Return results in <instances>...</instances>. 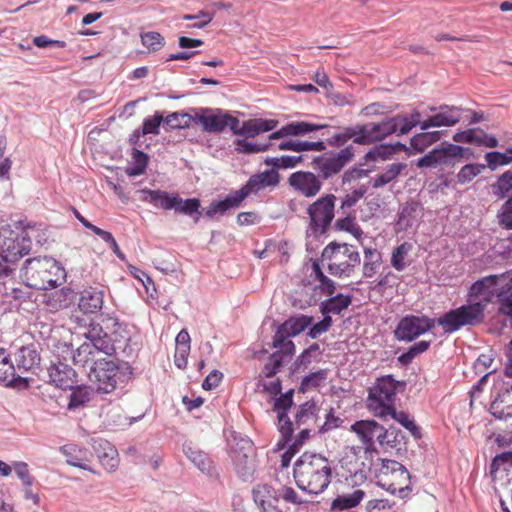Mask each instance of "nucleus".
Masks as SVG:
<instances>
[{
  "label": "nucleus",
  "mask_w": 512,
  "mask_h": 512,
  "mask_svg": "<svg viewBox=\"0 0 512 512\" xmlns=\"http://www.w3.org/2000/svg\"><path fill=\"white\" fill-rule=\"evenodd\" d=\"M22 278L30 288L47 290L59 286L65 274L63 268L53 258L39 257L26 260Z\"/></svg>",
  "instance_id": "obj_2"
},
{
  "label": "nucleus",
  "mask_w": 512,
  "mask_h": 512,
  "mask_svg": "<svg viewBox=\"0 0 512 512\" xmlns=\"http://www.w3.org/2000/svg\"><path fill=\"white\" fill-rule=\"evenodd\" d=\"M379 484L392 494L401 493L410 489V474L405 466L398 461L383 460Z\"/></svg>",
  "instance_id": "obj_13"
},
{
  "label": "nucleus",
  "mask_w": 512,
  "mask_h": 512,
  "mask_svg": "<svg viewBox=\"0 0 512 512\" xmlns=\"http://www.w3.org/2000/svg\"><path fill=\"white\" fill-rule=\"evenodd\" d=\"M72 389L73 391L70 395V400L68 403L69 409L81 407L89 401V393L86 389L81 388L79 386H74V388Z\"/></svg>",
  "instance_id": "obj_63"
},
{
  "label": "nucleus",
  "mask_w": 512,
  "mask_h": 512,
  "mask_svg": "<svg viewBox=\"0 0 512 512\" xmlns=\"http://www.w3.org/2000/svg\"><path fill=\"white\" fill-rule=\"evenodd\" d=\"M235 149L239 153L252 154L265 151L269 148L270 144H254L244 139H237L234 142Z\"/></svg>",
  "instance_id": "obj_61"
},
{
  "label": "nucleus",
  "mask_w": 512,
  "mask_h": 512,
  "mask_svg": "<svg viewBox=\"0 0 512 512\" xmlns=\"http://www.w3.org/2000/svg\"><path fill=\"white\" fill-rule=\"evenodd\" d=\"M326 124H314L304 121L291 122L270 134L269 139L275 140L289 136H303L326 128Z\"/></svg>",
  "instance_id": "obj_28"
},
{
  "label": "nucleus",
  "mask_w": 512,
  "mask_h": 512,
  "mask_svg": "<svg viewBox=\"0 0 512 512\" xmlns=\"http://www.w3.org/2000/svg\"><path fill=\"white\" fill-rule=\"evenodd\" d=\"M337 230L345 231L353 235L357 240H360L363 235V230L356 222L355 217L347 215L344 218H339L335 222Z\"/></svg>",
  "instance_id": "obj_49"
},
{
  "label": "nucleus",
  "mask_w": 512,
  "mask_h": 512,
  "mask_svg": "<svg viewBox=\"0 0 512 512\" xmlns=\"http://www.w3.org/2000/svg\"><path fill=\"white\" fill-rule=\"evenodd\" d=\"M60 452L65 456L68 465L94 472L89 465L93 453L88 448L76 443H68L60 447Z\"/></svg>",
  "instance_id": "obj_19"
},
{
  "label": "nucleus",
  "mask_w": 512,
  "mask_h": 512,
  "mask_svg": "<svg viewBox=\"0 0 512 512\" xmlns=\"http://www.w3.org/2000/svg\"><path fill=\"white\" fill-rule=\"evenodd\" d=\"M244 200L245 194L237 190L230 193L224 200L212 202L206 210V216L212 218L216 214H224L229 209L238 207Z\"/></svg>",
  "instance_id": "obj_33"
},
{
  "label": "nucleus",
  "mask_w": 512,
  "mask_h": 512,
  "mask_svg": "<svg viewBox=\"0 0 512 512\" xmlns=\"http://www.w3.org/2000/svg\"><path fill=\"white\" fill-rule=\"evenodd\" d=\"M389 416L406 428L415 438H419L421 436L419 428L410 418L408 413L404 411H397L394 406L391 407V411L388 413V417Z\"/></svg>",
  "instance_id": "obj_44"
},
{
  "label": "nucleus",
  "mask_w": 512,
  "mask_h": 512,
  "mask_svg": "<svg viewBox=\"0 0 512 512\" xmlns=\"http://www.w3.org/2000/svg\"><path fill=\"white\" fill-rule=\"evenodd\" d=\"M350 430L354 432L363 445L365 453H377L375 439L381 432V425L375 420H359L351 425Z\"/></svg>",
  "instance_id": "obj_17"
},
{
  "label": "nucleus",
  "mask_w": 512,
  "mask_h": 512,
  "mask_svg": "<svg viewBox=\"0 0 512 512\" xmlns=\"http://www.w3.org/2000/svg\"><path fill=\"white\" fill-rule=\"evenodd\" d=\"M92 446L100 464L105 470L113 471L118 467V452L110 442L104 439H94Z\"/></svg>",
  "instance_id": "obj_27"
},
{
  "label": "nucleus",
  "mask_w": 512,
  "mask_h": 512,
  "mask_svg": "<svg viewBox=\"0 0 512 512\" xmlns=\"http://www.w3.org/2000/svg\"><path fill=\"white\" fill-rule=\"evenodd\" d=\"M253 499L261 512H283V508L279 505V494L271 486L255 487Z\"/></svg>",
  "instance_id": "obj_22"
},
{
  "label": "nucleus",
  "mask_w": 512,
  "mask_h": 512,
  "mask_svg": "<svg viewBox=\"0 0 512 512\" xmlns=\"http://www.w3.org/2000/svg\"><path fill=\"white\" fill-rule=\"evenodd\" d=\"M103 354V350H100L97 344L84 342L73 352L72 360L76 366L89 368L90 371L92 366L103 360Z\"/></svg>",
  "instance_id": "obj_23"
},
{
  "label": "nucleus",
  "mask_w": 512,
  "mask_h": 512,
  "mask_svg": "<svg viewBox=\"0 0 512 512\" xmlns=\"http://www.w3.org/2000/svg\"><path fill=\"white\" fill-rule=\"evenodd\" d=\"M365 497V492L356 489L350 494H343L336 497L331 503V510H348L357 507Z\"/></svg>",
  "instance_id": "obj_36"
},
{
  "label": "nucleus",
  "mask_w": 512,
  "mask_h": 512,
  "mask_svg": "<svg viewBox=\"0 0 512 512\" xmlns=\"http://www.w3.org/2000/svg\"><path fill=\"white\" fill-rule=\"evenodd\" d=\"M453 309L437 319L445 333H453L463 326H474L484 320L485 304L472 302Z\"/></svg>",
  "instance_id": "obj_7"
},
{
  "label": "nucleus",
  "mask_w": 512,
  "mask_h": 512,
  "mask_svg": "<svg viewBox=\"0 0 512 512\" xmlns=\"http://www.w3.org/2000/svg\"><path fill=\"white\" fill-rule=\"evenodd\" d=\"M41 361L40 354L34 344L21 347L15 354L18 369L30 371L38 367Z\"/></svg>",
  "instance_id": "obj_32"
},
{
  "label": "nucleus",
  "mask_w": 512,
  "mask_h": 512,
  "mask_svg": "<svg viewBox=\"0 0 512 512\" xmlns=\"http://www.w3.org/2000/svg\"><path fill=\"white\" fill-rule=\"evenodd\" d=\"M50 381L61 389H72L77 383L75 370L66 363L57 362L48 369Z\"/></svg>",
  "instance_id": "obj_25"
},
{
  "label": "nucleus",
  "mask_w": 512,
  "mask_h": 512,
  "mask_svg": "<svg viewBox=\"0 0 512 512\" xmlns=\"http://www.w3.org/2000/svg\"><path fill=\"white\" fill-rule=\"evenodd\" d=\"M313 320L312 316L307 315L290 317L277 328V340L280 341L281 337H284L283 333L284 335H289L291 337L300 334L307 327L312 325Z\"/></svg>",
  "instance_id": "obj_30"
},
{
  "label": "nucleus",
  "mask_w": 512,
  "mask_h": 512,
  "mask_svg": "<svg viewBox=\"0 0 512 512\" xmlns=\"http://www.w3.org/2000/svg\"><path fill=\"white\" fill-rule=\"evenodd\" d=\"M328 272L338 278L350 277L361 263L359 250L349 243H329L322 251Z\"/></svg>",
  "instance_id": "obj_4"
},
{
  "label": "nucleus",
  "mask_w": 512,
  "mask_h": 512,
  "mask_svg": "<svg viewBox=\"0 0 512 512\" xmlns=\"http://www.w3.org/2000/svg\"><path fill=\"white\" fill-rule=\"evenodd\" d=\"M327 379V371L326 370H319L313 373H310L309 375L305 376L300 385V390L302 392H306L311 389L318 388L321 386L325 380Z\"/></svg>",
  "instance_id": "obj_52"
},
{
  "label": "nucleus",
  "mask_w": 512,
  "mask_h": 512,
  "mask_svg": "<svg viewBox=\"0 0 512 512\" xmlns=\"http://www.w3.org/2000/svg\"><path fill=\"white\" fill-rule=\"evenodd\" d=\"M214 18V13L201 10L197 14H184L182 16V19L185 21H192L195 20L194 23L189 25V28H197L201 29L204 28L206 25H208Z\"/></svg>",
  "instance_id": "obj_56"
},
{
  "label": "nucleus",
  "mask_w": 512,
  "mask_h": 512,
  "mask_svg": "<svg viewBox=\"0 0 512 512\" xmlns=\"http://www.w3.org/2000/svg\"><path fill=\"white\" fill-rule=\"evenodd\" d=\"M293 475L297 486L312 495L323 493L331 482L329 460L316 453H304L295 462Z\"/></svg>",
  "instance_id": "obj_1"
},
{
  "label": "nucleus",
  "mask_w": 512,
  "mask_h": 512,
  "mask_svg": "<svg viewBox=\"0 0 512 512\" xmlns=\"http://www.w3.org/2000/svg\"><path fill=\"white\" fill-rule=\"evenodd\" d=\"M360 130V125L345 127L343 131L333 135L328 140V143L333 147H341L351 139H353V142L356 143V139L361 137Z\"/></svg>",
  "instance_id": "obj_41"
},
{
  "label": "nucleus",
  "mask_w": 512,
  "mask_h": 512,
  "mask_svg": "<svg viewBox=\"0 0 512 512\" xmlns=\"http://www.w3.org/2000/svg\"><path fill=\"white\" fill-rule=\"evenodd\" d=\"M512 287V273L505 272L498 275L485 276L472 284L469 290V301L479 299L485 306L492 302L501 288Z\"/></svg>",
  "instance_id": "obj_11"
},
{
  "label": "nucleus",
  "mask_w": 512,
  "mask_h": 512,
  "mask_svg": "<svg viewBox=\"0 0 512 512\" xmlns=\"http://www.w3.org/2000/svg\"><path fill=\"white\" fill-rule=\"evenodd\" d=\"M399 384L400 382L391 375H386L378 378L375 384L369 388L367 408L373 416L386 421L391 407L395 406L394 401Z\"/></svg>",
  "instance_id": "obj_5"
},
{
  "label": "nucleus",
  "mask_w": 512,
  "mask_h": 512,
  "mask_svg": "<svg viewBox=\"0 0 512 512\" xmlns=\"http://www.w3.org/2000/svg\"><path fill=\"white\" fill-rule=\"evenodd\" d=\"M293 392L294 391L290 389L286 393L281 394L274 401L273 409L277 412L279 431L285 440L290 439L294 431L293 423L287 416V411L293 404Z\"/></svg>",
  "instance_id": "obj_18"
},
{
  "label": "nucleus",
  "mask_w": 512,
  "mask_h": 512,
  "mask_svg": "<svg viewBox=\"0 0 512 512\" xmlns=\"http://www.w3.org/2000/svg\"><path fill=\"white\" fill-rule=\"evenodd\" d=\"M30 251L29 240L25 237H6L0 244V252L8 262L15 266L16 262L27 255Z\"/></svg>",
  "instance_id": "obj_24"
},
{
  "label": "nucleus",
  "mask_w": 512,
  "mask_h": 512,
  "mask_svg": "<svg viewBox=\"0 0 512 512\" xmlns=\"http://www.w3.org/2000/svg\"><path fill=\"white\" fill-rule=\"evenodd\" d=\"M442 137V132H421L414 135L410 140V145L416 152H423L430 145L436 143Z\"/></svg>",
  "instance_id": "obj_40"
},
{
  "label": "nucleus",
  "mask_w": 512,
  "mask_h": 512,
  "mask_svg": "<svg viewBox=\"0 0 512 512\" xmlns=\"http://www.w3.org/2000/svg\"><path fill=\"white\" fill-rule=\"evenodd\" d=\"M402 431L394 426L385 428L381 425V432L378 435V443L382 448H397L404 442Z\"/></svg>",
  "instance_id": "obj_37"
},
{
  "label": "nucleus",
  "mask_w": 512,
  "mask_h": 512,
  "mask_svg": "<svg viewBox=\"0 0 512 512\" xmlns=\"http://www.w3.org/2000/svg\"><path fill=\"white\" fill-rule=\"evenodd\" d=\"M405 168V164L403 163H393L391 164L382 174L377 175L373 179V187L379 188L382 187L389 182L393 181L401 171Z\"/></svg>",
  "instance_id": "obj_43"
},
{
  "label": "nucleus",
  "mask_w": 512,
  "mask_h": 512,
  "mask_svg": "<svg viewBox=\"0 0 512 512\" xmlns=\"http://www.w3.org/2000/svg\"><path fill=\"white\" fill-rule=\"evenodd\" d=\"M498 218L501 226L512 229V197L503 204Z\"/></svg>",
  "instance_id": "obj_64"
},
{
  "label": "nucleus",
  "mask_w": 512,
  "mask_h": 512,
  "mask_svg": "<svg viewBox=\"0 0 512 512\" xmlns=\"http://www.w3.org/2000/svg\"><path fill=\"white\" fill-rule=\"evenodd\" d=\"M193 123L200 124L205 132L221 133L227 127L232 132H236L235 129L240 121L222 109L199 108L194 109Z\"/></svg>",
  "instance_id": "obj_10"
},
{
  "label": "nucleus",
  "mask_w": 512,
  "mask_h": 512,
  "mask_svg": "<svg viewBox=\"0 0 512 512\" xmlns=\"http://www.w3.org/2000/svg\"><path fill=\"white\" fill-rule=\"evenodd\" d=\"M283 357L280 352L273 353L269 361L264 365L262 374L267 378L274 377L283 365Z\"/></svg>",
  "instance_id": "obj_59"
},
{
  "label": "nucleus",
  "mask_w": 512,
  "mask_h": 512,
  "mask_svg": "<svg viewBox=\"0 0 512 512\" xmlns=\"http://www.w3.org/2000/svg\"><path fill=\"white\" fill-rule=\"evenodd\" d=\"M419 205L418 203L412 202L407 203L399 214V222L405 226H411L413 221L418 216Z\"/></svg>",
  "instance_id": "obj_62"
},
{
  "label": "nucleus",
  "mask_w": 512,
  "mask_h": 512,
  "mask_svg": "<svg viewBox=\"0 0 512 512\" xmlns=\"http://www.w3.org/2000/svg\"><path fill=\"white\" fill-rule=\"evenodd\" d=\"M363 253L364 262L362 266V275L365 278H372L377 274L383 264L382 254L373 247H365Z\"/></svg>",
  "instance_id": "obj_35"
},
{
  "label": "nucleus",
  "mask_w": 512,
  "mask_h": 512,
  "mask_svg": "<svg viewBox=\"0 0 512 512\" xmlns=\"http://www.w3.org/2000/svg\"><path fill=\"white\" fill-rule=\"evenodd\" d=\"M461 109L455 106H440L439 112L418 123L422 130L430 127L454 126L460 121Z\"/></svg>",
  "instance_id": "obj_21"
},
{
  "label": "nucleus",
  "mask_w": 512,
  "mask_h": 512,
  "mask_svg": "<svg viewBox=\"0 0 512 512\" xmlns=\"http://www.w3.org/2000/svg\"><path fill=\"white\" fill-rule=\"evenodd\" d=\"M84 335L87 339L86 342L97 344V347L103 350L104 355H111L114 352L111 339L100 324L91 323Z\"/></svg>",
  "instance_id": "obj_31"
},
{
  "label": "nucleus",
  "mask_w": 512,
  "mask_h": 512,
  "mask_svg": "<svg viewBox=\"0 0 512 512\" xmlns=\"http://www.w3.org/2000/svg\"><path fill=\"white\" fill-rule=\"evenodd\" d=\"M319 409L314 401H307L301 404L295 414V424L298 428L301 426L317 427Z\"/></svg>",
  "instance_id": "obj_34"
},
{
  "label": "nucleus",
  "mask_w": 512,
  "mask_h": 512,
  "mask_svg": "<svg viewBox=\"0 0 512 512\" xmlns=\"http://www.w3.org/2000/svg\"><path fill=\"white\" fill-rule=\"evenodd\" d=\"M508 464L512 465V451L503 452L493 458L490 465V474L494 480L497 478V473L501 468L507 471L506 465Z\"/></svg>",
  "instance_id": "obj_54"
},
{
  "label": "nucleus",
  "mask_w": 512,
  "mask_h": 512,
  "mask_svg": "<svg viewBox=\"0 0 512 512\" xmlns=\"http://www.w3.org/2000/svg\"><path fill=\"white\" fill-rule=\"evenodd\" d=\"M490 412L497 419L512 417V384L498 392L490 405Z\"/></svg>",
  "instance_id": "obj_29"
},
{
  "label": "nucleus",
  "mask_w": 512,
  "mask_h": 512,
  "mask_svg": "<svg viewBox=\"0 0 512 512\" xmlns=\"http://www.w3.org/2000/svg\"><path fill=\"white\" fill-rule=\"evenodd\" d=\"M366 512H395V502L388 499H371L366 502Z\"/></svg>",
  "instance_id": "obj_60"
},
{
  "label": "nucleus",
  "mask_w": 512,
  "mask_h": 512,
  "mask_svg": "<svg viewBox=\"0 0 512 512\" xmlns=\"http://www.w3.org/2000/svg\"><path fill=\"white\" fill-rule=\"evenodd\" d=\"M367 193V188L364 185L348 192L341 200L340 209L343 213L353 208Z\"/></svg>",
  "instance_id": "obj_51"
},
{
  "label": "nucleus",
  "mask_w": 512,
  "mask_h": 512,
  "mask_svg": "<svg viewBox=\"0 0 512 512\" xmlns=\"http://www.w3.org/2000/svg\"><path fill=\"white\" fill-rule=\"evenodd\" d=\"M312 275L319 281L318 288L325 294L331 296L335 292V283L328 278L322 271L319 263L314 261L312 263Z\"/></svg>",
  "instance_id": "obj_45"
},
{
  "label": "nucleus",
  "mask_w": 512,
  "mask_h": 512,
  "mask_svg": "<svg viewBox=\"0 0 512 512\" xmlns=\"http://www.w3.org/2000/svg\"><path fill=\"white\" fill-rule=\"evenodd\" d=\"M499 302V313L512 317V287L501 288L497 294Z\"/></svg>",
  "instance_id": "obj_57"
},
{
  "label": "nucleus",
  "mask_w": 512,
  "mask_h": 512,
  "mask_svg": "<svg viewBox=\"0 0 512 512\" xmlns=\"http://www.w3.org/2000/svg\"><path fill=\"white\" fill-rule=\"evenodd\" d=\"M434 325V320L428 317L407 315L399 321L394 334L399 341H412L431 330Z\"/></svg>",
  "instance_id": "obj_15"
},
{
  "label": "nucleus",
  "mask_w": 512,
  "mask_h": 512,
  "mask_svg": "<svg viewBox=\"0 0 512 512\" xmlns=\"http://www.w3.org/2000/svg\"><path fill=\"white\" fill-rule=\"evenodd\" d=\"M105 292L98 287L89 286L80 293L78 307L84 314H95L99 312L104 304Z\"/></svg>",
  "instance_id": "obj_26"
},
{
  "label": "nucleus",
  "mask_w": 512,
  "mask_h": 512,
  "mask_svg": "<svg viewBox=\"0 0 512 512\" xmlns=\"http://www.w3.org/2000/svg\"><path fill=\"white\" fill-rule=\"evenodd\" d=\"M279 150H290L294 152H303V151H324L326 149V145L323 141L317 142H309V141H300V140H286L279 144Z\"/></svg>",
  "instance_id": "obj_39"
},
{
  "label": "nucleus",
  "mask_w": 512,
  "mask_h": 512,
  "mask_svg": "<svg viewBox=\"0 0 512 512\" xmlns=\"http://www.w3.org/2000/svg\"><path fill=\"white\" fill-rule=\"evenodd\" d=\"M354 158L353 146H347L338 152L328 151L312 159V168L323 181L338 175Z\"/></svg>",
  "instance_id": "obj_9"
},
{
  "label": "nucleus",
  "mask_w": 512,
  "mask_h": 512,
  "mask_svg": "<svg viewBox=\"0 0 512 512\" xmlns=\"http://www.w3.org/2000/svg\"><path fill=\"white\" fill-rule=\"evenodd\" d=\"M411 249V244L407 242L402 243L394 249L391 256V265L393 268H395L397 271H403L406 268L407 263L405 260Z\"/></svg>",
  "instance_id": "obj_48"
},
{
  "label": "nucleus",
  "mask_w": 512,
  "mask_h": 512,
  "mask_svg": "<svg viewBox=\"0 0 512 512\" xmlns=\"http://www.w3.org/2000/svg\"><path fill=\"white\" fill-rule=\"evenodd\" d=\"M118 373V366L113 361L103 358L97 365L92 366L88 376L98 391L110 393L116 388Z\"/></svg>",
  "instance_id": "obj_14"
},
{
  "label": "nucleus",
  "mask_w": 512,
  "mask_h": 512,
  "mask_svg": "<svg viewBox=\"0 0 512 512\" xmlns=\"http://www.w3.org/2000/svg\"><path fill=\"white\" fill-rule=\"evenodd\" d=\"M420 122V113L414 111L410 115H396L384 119L378 123H368L360 125L361 137L356 139V144L368 145L373 142L381 141L386 137L398 133V135L407 134L412 128Z\"/></svg>",
  "instance_id": "obj_3"
},
{
  "label": "nucleus",
  "mask_w": 512,
  "mask_h": 512,
  "mask_svg": "<svg viewBox=\"0 0 512 512\" xmlns=\"http://www.w3.org/2000/svg\"><path fill=\"white\" fill-rule=\"evenodd\" d=\"M336 200L334 194H325L308 206V232L311 235L321 236L327 233L335 217Z\"/></svg>",
  "instance_id": "obj_8"
},
{
  "label": "nucleus",
  "mask_w": 512,
  "mask_h": 512,
  "mask_svg": "<svg viewBox=\"0 0 512 512\" xmlns=\"http://www.w3.org/2000/svg\"><path fill=\"white\" fill-rule=\"evenodd\" d=\"M142 201L152 204L156 208L163 210H174L175 212L191 216L198 213L200 208V200L190 198L183 200L177 193H169L164 190L142 189Z\"/></svg>",
  "instance_id": "obj_6"
},
{
  "label": "nucleus",
  "mask_w": 512,
  "mask_h": 512,
  "mask_svg": "<svg viewBox=\"0 0 512 512\" xmlns=\"http://www.w3.org/2000/svg\"><path fill=\"white\" fill-rule=\"evenodd\" d=\"M141 43L144 47H146L149 53H155L162 49L165 44L164 37L154 31H149L141 34Z\"/></svg>",
  "instance_id": "obj_47"
},
{
  "label": "nucleus",
  "mask_w": 512,
  "mask_h": 512,
  "mask_svg": "<svg viewBox=\"0 0 512 512\" xmlns=\"http://www.w3.org/2000/svg\"><path fill=\"white\" fill-rule=\"evenodd\" d=\"M288 184L295 192L306 198L318 195L323 186L322 180L311 171H296L290 174Z\"/></svg>",
  "instance_id": "obj_16"
},
{
  "label": "nucleus",
  "mask_w": 512,
  "mask_h": 512,
  "mask_svg": "<svg viewBox=\"0 0 512 512\" xmlns=\"http://www.w3.org/2000/svg\"><path fill=\"white\" fill-rule=\"evenodd\" d=\"M472 152L469 148L451 143H442L440 147L434 148L429 153L418 159L417 166L438 168L454 165L456 158H469Z\"/></svg>",
  "instance_id": "obj_12"
},
{
  "label": "nucleus",
  "mask_w": 512,
  "mask_h": 512,
  "mask_svg": "<svg viewBox=\"0 0 512 512\" xmlns=\"http://www.w3.org/2000/svg\"><path fill=\"white\" fill-rule=\"evenodd\" d=\"M284 337H281L280 341L277 339V331L274 334L273 337V348L278 349L276 352H280L282 357L285 356H292L295 353V345L294 343L289 339L291 336L284 335Z\"/></svg>",
  "instance_id": "obj_58"
},
{
  "label": "nucleus",
  "mask_w": 512,
  "mask_h": 512,
  "mask_svg": "<svg viewBox=\"0 0 512 512\" xmlns=\"http://www.w3.org/2000/svg\"><path fill=\"white\" fill-rule=\"evenodd\" d=\"M191 462L203 473H210L212 462L210 458L203 452L188 448L185 451Z\"/></svg>",
  "instance_id": "obj_50"
},
{
  "label": "nucleus",
  "mask_w": 512,
  "mask_h": 512,
  "mask_svg": "<svg viewBox=\"0 0 512 512\" xmlns=\"http://www.w3.org/2000/svg\"><path fill=\"white\" fill-rule=\"evenodd\" d=\"M280 175L276 169L266 170L264 172L252 175L247 183L239 189L245 198L252 193H257L268 187H275L279 184Z\"/></svg>",
  "instance_id": "obj_20"
},
{
  "label": "nucleus",
  "mask_w": 512,
  "mask_h": 512,
  "mask_svg": "<svg viewBox=\"0 0 512 512\" xmlns=\"http://www.w3.org/2000/svg\"><path fill=\"white\" fill-rule=\"evenodd\" d=\"M352 299L348 295L337 294L323 301L320 305V310L323 315L327 314H340L344 309L348 308L351 304Z\"/></svg>",
  "instance_id": "obj_38"
},
{
  "label": "nucleus",
  "mask_w": 512,
  "mask_h": 512,
  "mask_svg": "<svg viewBox=\"0 0 512 512\" xmlns=\"http://www.w3.org/2000/svg\"><path fill=\"white\" fill-rule=\"evenodd\" d=\"M493 194L499 198L512 197V172L503 173L495 184L492 185Z\"/></svg>",
  "instance_id": "obj_42"
},
{
  "label": "nucleus",
  "mask_w": 512,
  "mask_h": 512,
  "mask_svg": "<svg viewBox=\"0 0 512 512\" xmlns=\"http://www.w3.org/2000/svg\"><path fill=\"white\" fill-rule=\"evenodd\" d=\"M134 166L127 170L129 176H138L145 172L148 163V156L144 152L134 149L132 153Z\"/></svg>",
  "instance_id": "obj_55"
},
{
  "label": "nucleus",
  "mask_w": 512,
  "mask_h": 512,
  "mask_svg": "<svg viewBox=\"0 0 512 512\" xmlns=\"http://www.w3.org/2000/svg\"><path fill=\"white\" fill-rule=\"evenodd\" d=\"M486 169L484 164H467L457 174V181L460 184L471 182L476 176Z\"/></svg>",
  "instance_id": "obj_53"
},
{
  "label": "nucleus",
  "mask_w": 512,
  "mask_h": 512,
  "mask_svg": "<svg viewBox=\"0 0 512 512\" xmlns=\"http://www.w3.org/2000/svg\"><path fill=\"white\" fill-rule=\"evenodd\" d=\"M166 123L172 129L189 128L193 123V115L184 112H173L164 117Z\"/></svg>",
  "instance_id": "obj_46"
}]
</instances>
